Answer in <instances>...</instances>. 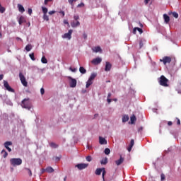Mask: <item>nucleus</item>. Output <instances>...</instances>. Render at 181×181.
Instances as JSON below:
<instances>
[{
	"mask_svg": "<svg viewBox=\"0 0 181 181\" xmlns=\"http://www.w3.org/2000/svg\"><path fill=\"white\" fill-rule=\"evenodd\" d=\"M168 81L169 80L163 75H162L158 80L160 86H163V87H169V84H168Z\"/></svg>",
	"mask_w": 181,
	"mask_h": 181,
	"instance_id": "nucleus-1",
	"label": "nucleus"
},
{
	"mask_svg": "<svg viewBox=\"0 0 181 181\" xmlns=\"http://www.w3.org/2000/svg\"><path fill=\"white\" fill-rule=\"evenodd\" d=\"M28 12L30 15H32V8H28Z\"/></svg>",
	"mask_w": 181,
	"mask_h": 181,
	"instance_id": "nucleus-56",
	"label": "nucleus"
},
{
	"mask_svg": "<svg viewBox=\"0 0 181 181\" xmlns=\"http://www.w3.org/2000/svg\"><path fill=\"white\" fill-rule=\"evenodd\" d=\"M83 38H84V39H87V34L83 33Z\"/></svg>",
	"mask_w": 181,
	"mask_h": 181,
	"instance_id": "nucleus-63",
	"label": "nucleus"
},
{
	"mask_svg": "<svg viewBox=\"0 0 181 181\" xmlns=\"http://www.w3.org/2000/svg\"><path fill=\"white\" fill-rule=\"evenodd\" d=\"M25 170H27L29 176H32V170L29 168H25Z\"/></svg>",
	"mask_w": 181,
	"mask_h": 181,
	"instance_id": "nucleus-41",
	"label": "nucleus"
},
{
	"mask_svg": "<svg viewBox=\"0 0 181 181\" xmlns=\"http://www.w3.org/2000/svg\"><path fill=\"white\" fill-rule=\"evenodd\" d=\"M134 144H135L134 140L132 139L130 141V144L129 145V147L127 148L128 152H131V151H132V148L134 147Z\"/></svg>",
	"mask_w": 181,
	"mask_h": 181,
	"instance_id": "nucleus-14",
	"label": "nucleus"
},
{
	"mask_svg": "<svg viewBox=\"0 0 181 181\" xmlns=\"http://www.w3.org/2000/svg\"><path fill=\"white\" fill-rule=\"evenodd\" d=\"M129 119V117H128V115H124L122 117V122H127Z\"/></svg>",
	"mask_w": 181,
	"mask_h": 181,
	"instance_id": "nucleus-26",
	"label": "nucleus"
},
{
	"mask_svg": "<svg viewBox=\"0 0 181 181\" xmlns=\"http://www.w3.org/2000/svg\"><path fill=\"white\" fill-rule=\"evenodd\" d=\"M92 50L93 52H95V53H98V52H102L101 47L100 46L93 47Z\"/></svg>",
	"mask_w": 181,
	"mask_h": 181,
	"instance_id": "nucleus-19",
	"label": "nucleus"
},
{
	"mask_svg": "<svg viewBox=\"0 0 181 181\" xmlns=\"http://www.w3.org/2000/svg\"><path fill=\"white\" fill-rule=\"evenodd\" d=\"M112 67V65L111 64V63L107 62L105 67V71H110Z\"/></svg>",
	"mask_w": 181,
	"mask_h": 181,
	"instance_id": "nucleus-13",
	"label": "nucleus"
},
{
	"mask_svg": "<svg viewBox=\"0 0 181 181\" xmlns=\"http://www.w3.org/2000/svg\"><path fill=\"white\" fill-rule=\"evenodd\" d=\"M53 0H45L44 4L45 5H47V4H49V2H52Z\"/></svg>",
	"mask_w": 181,
	"mask_h": 181,
	"instance_id": "nucleus-49",
	"label": "nucleus"
},
{
	"mask_svg": "<svg viewBox=\"0 0 181 181\" xmlns=\"http://www.w3.org/2000/svg\"><path fill=\"white\" fill-rule=\"evenodd\" d=\"M107 101L108 104H110L111 103L112 100L110 98H107Z\"/></svg>",
	"mask_w": 181,
	"mask_h": 181,
	"instance_id": "nucleus-59",
	"label": "nucleus"
},
{
	"mask_svg": "<svg viewBox=\"0 0 181 181\" xmlns=\"http://www.w3.org/2000/svg\"><path fill=\"white\" fill-rule=\"evenodd\" d=\"M76 168L79 170H83V169H86V168H88V163H79L76 165Z\"/></svg>",
	"mask_w": 181,
	"mask_h": 181,
	"instance_id": "nucleus-9",
	"label": "nucleus"
},
{
	"mask_svg": "<svg viewBox=\"0 0 181 181\" xmlns=\"http://www.w3.org/2000/svg\"><path fill=\"white\" fill-rule=\"evenodd\" d=\"M79 71L80 73H81L82 74H86V73H87V70H86V69L83 66H81L79 68Z\"/></svg>",
	"mask_w": 181,
	"mask_h": 181,
	"instance_id": "nucleus-23",
	"label": "nucleus"
},
{
	"mask_svg": "<svg viewBox=\"0 0 181 181\" xmlns=\"http://www.w3.org/2000/svg\"><path fill=\"white\" fill-rule=\"evenodd\" d=\"M83 6H84V3H81L77 6L78 8H82Z\"/></svg>",
	"mask_w": 181,
	"mask_h": 181,
	"instance_id": "nucleus-51",
	"label": "nucleus"
},
{
	"mask_svg": "<svg viewBox=\"0 0 181 181\" xmlns=\"http://www.w3.org/2000/svg\"><path fill=\"white\" fill-rule=\"evenodd\" d=\"M130 121L132 124H134V121H136V117H135V115H132L130 117Z\"/></svg>",
	"mask_w": 181,
	"mask_h": 181,
	"instance_id": "nucleus-29",
	"label": "nucleus"
},
{
	"mask_svg": "<svg viewBox=\"0 0 181 181\" xmlns=\"http://www.w3.org/2000/svg\"><path fill=\"white\" fill-rule=\"evenodd\" d=\"M149 1L151 0H144L145 5H148V4H149Z\"/></svg>",
	"mask_w": 181,
	"mask_h": 181,
	"instance_id": "nucleus-57",
	"label": "nucleus"
},
{
	"mask_svg": "<svg viewBox=\"0 0 181 181\" xmlns=\"http://www.w3.org/2000/svg\"><path fill=\"white\" fill-rule=\"evenodd\" d=\"M4 80V75L3 74H1L0 75V81Z\"/></svg>",
	"mask_w": 181,
	"mask_h": 181,
	"instance_id": "nucleus-60",
	"label": "nucleus"
},
{
	"mask_svg": "<svg viewBox=\"0 0 181 181\" xmlns=\"http://www.w3.org/2000/svg\"><path fill=\"white\" fill-rule=\"evenodd\" d=\"M54 160H56L57 162H59V160H60V159H62V156H56V157H53L52 158Z\"/></svg>",
	"mask_w": 181,
	"mask_h": 181,
	"instance_id": "nucleus-38",
	"label": "nucleus"
},
{
	"mask_svg": "<svg viewBox=\"0 0 181 181\" xmlns=\"http://www.w3.org/2000/svg\"><path fill=\"white\" fill-rule=\"evenodd\" d=\"M99 143L100 145H107V142L104 137H99Z\"/></svg>",
	"mask_w": 181,
	"mask_h": 181,
	"instance_id": "nucleus-16",
	"label": "nucleus"
},
{
	"mask_svg": "<svg viewBox=\"0 0 181 181\" xmlns=\"http://www.w3.org/2000/svg\"><path fill=\"white\" fill-rule=\"evenodd\" d=\"M21 107L25 108L26 110H30L32 108V103L29 101V99H24L22 101Z\"/></svg>",
	"mask_w": 181,
	"mask_h": 181,
	"instance_id": "nucleus-2",
	"label": "nucleus"
},
{
	"mask_svg": "<svg viewBox=\"0 0 181 181\" xmlns=\"http://www.w3.org/2000/svg\"><path fill=\"white\" fill-rule=\"evenodd\" d=\"M29 57H30L31 60H33V62H35V60H36V59L35 58V54L34 53L30 54Z\"/></svg>",
	"mask_w": 181,
	"mask_h": 181,
	"instance_id": "nucleus-35",
	"label": "nucleus"
},
{
	"mask_svg": "<svg viewBox=\"0 0 181 181\" xmlns=\"http://www.w3.org/2000/svg\"><path fill=\"white\" fill-rule=\"evenodd\" d=\"M4 145L7 151H8L9 152H12V149L9 147L11 146L12 141H6Z\"/></svg>",
	"mask_w": 181,
	"mask_h": 181,
	"instance_id": "nucleus-12",
	"label": "nucleus"
},
{
	"mask_svg": "<svg viewBox=\"0 0 181 181\" xmlns=\"http://www.w3.org/2000/svg\"><path fill=\"white\" fill-rule=\"evenodd\" d=\"M87 162H91V160H93V157H91V156H88L86 158Z\"/></svg>",
	"mask_w": 181,
	"mask_h": 181,
	"instance_id": "nucleus-39",
	"label": "nucleus"
},
{
	"mask_svg": "<svg viewBox=\"0 0 181 181\" xmlns=\"http://www.w3.org/2000/svg\"><path fill=\"white\" fill-rule=\"evenodd\" d=\"M18 8L19 12H21V13H23V12H25V8L23 7V6H22V4H18Z\"/></svg>",
	"mask_w": 181,
	"mask_h": 181,
	"instance_id": "nucleus-20",
	"label": "nucleus"
},
{
	"mask_svg": "<svg viewBox=\"0 0 181 181\" xmlns=\"http://www.w3.org/2000/svg\"><path fill=\"white\" fill-rule=\"evenodd\" d=\"M137 30H138V32H139L140 35H141V33H144V30H142L141 28H139L137 27Z\"/></svg>",
	"mask_w": 181,
	"mask_h": 181,
	"instance_id": "nucleus-48",
	"label": "nucleus"
},
{
	"mask_svg": "<svg viewBox=\"0 0 181 181\" xmlns=\"http://www.w3.org/2000/svg\"><path fill=\"white\" fill-rule=\"evenodd\" d=\"M10 163L12 166H19L22 165V159L21 158H11L10 159Z\"/></svg>",
	"mask_w": 181,
	"mask_h": 181,
	"instance_id": "nucleus-4",
	"label": "nucleus"
},
{
	"mask_svg": "<svg viewBox=\"0 0 181 181\" xmlns=\"http://www.w3.org/2000/svg\"><path fill=\"white\" fill-rule=\"evenodd\" d=\"M46 172H47V173H53V172H54V169L52 167H47L46 168Z\"/></svg>",
	"mask_w": 181,
	"mask_h": 181,
	"instance_id": "nucleus-22",
	"label": "nucleus"
},
{
	"mask_svg": "<svg viewBox=\"0 0 181 181\" xmlns=\"http://www.w3.org/2000/svg\"><path fill=\"white\" fill-rule=\"evenodd\" d=\"M42 13H43V15L47 14V8H46V7H42Z\"/></svg>",
	"mask_w": 181,
	"mask_h": 181,
	"instance_id": "nucleus-34",
	"label": "nucleus"
},
{
	"mask_svg": "<svg viewBox=\"0 0 181 181\" xmlns=\"http://www.w3.org/2000/svg\"><path fill=\"white\" fill-rule=\"evenodd\" d=\"M115 163L117 166H119V165H122V163H124V158H122V156H120V158L116 160Z\"/></svg>",
	"mask_w": 181,
	"mask_h": 181,
	"instance_id": "nucleus-18",
	"label": "nucleus"
},
{
	"mask_svg": "<svg viewBox=\"0 0 181 181\" xmlns=\"http://www.w3.org/2000/svg\"><path fill=\"white\" fill-rule=\"evenodd\" d=\"M97 77V74H91L90 76L89 77V80H94Z\"/></svg>",
	"mask_w": 181,
	"mask_h": 181,
	"instance_id": "nucleus-30",
	"label": "nucleus"
},
{
	"mask_svg": "<svg viewBox=\"0 0 181 181\" xmlns=\"http://www.w3.org/2000/svg\"><path fill=\"white\" fill-rule=\"evenodd\" d=\"M43 19L44 21H46L47 22H49V16H47V14H43Z\"/></svg>",
	"mask_w": 181,
	"mask_h": 181,
	"instance_id": "nucleus-37",
	"label": "nucleus"
},
{
	"mask_svg": "<svg viewBox=\"0 0 181 181\" xmlns=\"http://www.w3.org/2000/svg\"><path fill=\"white\" fill-rule=\"evenodd\" d=\"M74 19L76 21H78V19H80V16H78V15H74Z\"/></svg>",
	"mask_w": 181,
	"mask_h": 181,
	"instance_id": "nucleus-42",
	"label": "nucleus"
},
{
	"mask_svg": "<svg viewBox=\"0 0 181 181\" xmlns=\"http://www.w3.org/2000/svg\"><path fill=\"white\" fill-rule=\"evenodd\" d=\"M64 23L65 25H68L69 28H70V24L69 23V21H67V20H64Z\"/></svg>",
	"mask_w": 181,
	"mask_h": 181,
	"instance_id": "nucleus-50",
	"label": "nucleus"
},
{
	"mask_svg": "<svg viewBox=\"0 0 181 181\" xmlns=\"http://www.w3.org/2000/svg\"><path fill=\"white\" fill-rule=\"evenodd\" d=\"M176 119H177V124L180 125V119L176 117Z\"/></svg>",
	"mask_w": 181,
	"mask_h": 181,
	"instance_id": "nucleus-54",
	"label": "nucleus"
},
{
	"mask_svg": "<svg viewBox=\"0 0 181 181\" xmlns=\"http://www.w3.org/2000/svg\"><path fill=\"white\" fill-rule=\"evenodd\" d=\"M144 127H141L140 128H139V132H141V131H143Z\"/></svg>",
	"mask_w": 181,
	"mask_h": 181,
	"instance_id": "nucleus-62",
	"label": "nucleus"
},
{
	"mask_svg": "<svg viewBox=\"0 0 181 181\" xmlns=\"http://www.w3.org/2000/svg\"><path fill=\"white\" fill-rule=\"evenodd\" d=\"M105 155H110V153H111V150H110V148H106L104 151Z\"/></svg>",
	"mask_w": 181,
	"mask_h": 181,
	"instance_id": "nucleus-33",
	"label": "nucleus"
},
{
	"mask_svg": "<svg viewBox=\"0 0 181 181\" xmlns=\"http://www.w3.org/2000/svg\"><path fill=\"white\" fill-rule=\"evenodd\" d=\"M71 28H77V26H80V21H71Z\"/></svg>",
	"mask_w": 181,
	"mask_h": 181,
	"instance_id": "nucleus-15",
	"label": "nucleus"
},
{
	"mask_svg": "<svg viewBox=\"0 0 181 181\" xmlns=\"http://www.w3.org/2000/svg\"><path fill=\"white\" fill-rule=\"evenodd\" d=\"M138 30V27H136L133 29V33L134 35H136V31Z\"/></svg>",
	"mask_w": 181,
	"mask_h": 181,
	"instance_id": "nucleus-46",
	"label": "nucleus"
},
{
	"mask_svg": "<svg viewBox=\"0 0 181 181\" xmlns=\"http://www.w3.org/2000/svg\"><path fill=\"white\" fill-rule=\"evenodd\" d=\"M6 9H5V7L1 6H0V12L1 13H4L5 12Z\"/></svg>",
	"mask_w": 181,
	"mask_h": 181,
	"instance_id": "nucleus-40",
	"label": "nucleus"
},
{
	"mask_svg": "<svg viewBox=\"0 0 181 181\" xmlns=\"http://www.w3.org/2000/svg\"><path fill=\"white\" fill-rule=\"evenodd\" d=\"M1 153L3 155L4 158H6L8 156V152L5 150H2Z\"/></svg>",
	"mask_w": 181,
	"mask_h": 181,
	"instance_id": "nucleus-28",
	"label": "nucleus"
},
{
	"mask_svg": "<svg viewBox=\"0 0 181 181\" xmlns=\"http://www.w3.org/2000/svg\"><path fill=\"white\" fill-rule=\"evenodd\" d=\"M45 172H46V169L42 168V170H41V173L43 174Z\"/></svg>",
	"mask_w": 181,
	"mask_h": 181,
	"instance_id": "nucleus-61",
	"label": "nucleus"
},
{
	"mask_svg": "<svg viewBox=\"0 0 181 181\" xmlns=\"http://www.w3.org/2000/svg\"><path fill=\"white\" fill-rule=\"evenodd\" d=\"M26 22V20L25 19V17L21 16L18 21L19 25H22V23H25Z\"/></svg>",
	"mask_w": 181,
	"mask_h": 181,
	"instance_id": "nucleus-21",
	"label": "nucleus"
},
{
	"mask_svg": "<svg viewBox=\"0 0 181 181\" xmlns=\"http://www.w3.org/2000/svg\"><path fill=\"white\" fill-rule=\"evenodd\" d=\"M4 86L5 87V88L9 91L10 93H15V90L13 88H12L10 86L9 83H8V81H4Z\"/></svg>",
	"mask_w": 181,
	"mask_h": 181,
	"instance_id": "nucleus-7",
	"label": "nucleus"
},
{
	"mask_svg": "<svg viewBox=\"0 0 181 181\" xmlns=\"http://www.w3.org/2000/svg\"><path fill=\"white\" fill-rule=\"evenodd\" d=\"M163 19L165 23H169V22H170V17H169L168 14H163Z\"/></svg>",
	"mask_w": 181,
	"mask_h": 181,
	"instance_id": "nucleus-17",
	"label": "nucleus"
},
{
	"mask_svg": "<svg viewBox=\"0 0 181 181\" xmlns=\"http://www.w3.org/2000/svg\"><path fill=\"white\" fill-rule=\"evenodd\" d=\"M68 79L70 80V82H69L70 87H71L72 88H74V87L77 86V80H76L75 78H73L71 76H68Z\"/></svg>",
	"mask_w": 181,
	"mask_h": 181,
	"instance_id": "nucleus-6",
	"label": "nucleus"
},
{
	"mask_svg": "<svg viewBox=\"0 0 181 181\" xmlns=\"http://www.w3.org/2000/svg\"><path fill=\"white\" fill-rule=\"evenodd\" d=\"M69 70L71 71H73V73H76V71H77V69H76V68L73 69L71 67H69Z\"/></svg>",
	"mask_w": 181,
	"mask_h": 181,
	"instance_id": "nucleus-43",
	"label": "nucleus"
},
{
	"mask_svg": "<svg viewBox=\"0 0 181 181\" xmlns=\"http://www.w3.org/2000/svg\"><path fill=\"white\" fill-rule=\"evenodd\" d=\"M172 125H173V123L171 121H169V122H168V127H172Z\"/></svg>",
	"mask_w": 181,
	"mask_h": 181,
	"instance_id": "nucleus-55",
	"label": "nucleus"
},
{
	"mask_svg": "<svg viewBox=\"0 0 181 181\" xmlns=\"http://www.w3.org/2000/svg\"><path fill=\"white\" fill-rule=\"evenodd\" d=\"M107 98H111V93H109L107 95Z\"/></svg>",
	"mask_w": 181,
	"mask_h": 181,
	"instance_id": "nucleus-64",
	"label": "nucleus"
},
{
	"mask_svg": "<svg viewBox=\"0 0 181 181\" xmlns=\"http://www.w3.org/2000/svg\"><path fill=\"white\" fill-rule=\"evenodd\" d=\"M72 33H73V30H69L67 33H65L62 35L63 39H68V40H70V39H71Z\"/></svg>",
	"mask_w": 181,
	"mask_h": 181,
	"instance_id": "nucleus-8",
	"label": "nucleus"
},
{
	"mask_svg": "<svg viewBox=\"0 0 181 181\" xmlns=\"http://www.w3.org/2000/svg\"><path fill=\"white\" fill-rule=\"evenodd\" d=\"M40 93H41V95H43V94H45V88H41Z\"/></svg>",
	"mask_w": 181,
	"mask_h": 181,
	"instance_id": "nucleus-52",
	"label": "nucleus"
},
{
	"mask_svg": "<svg viewBox=\"0 0 181 181\" xmlns=\"http://www.w3.org/2000/svg\"><path fill=\"white\" fill-rule=\"evenodd\" d=\"M101 165H107L108 163V158H105L100 161Z\"/></svg>",
	"mask_w": 181,
	"mask_h": 181,
	"instance_id": "nucleus-25",
	"label": "nucleus"
},
{
	"mask_svg": "<svg viewBox=\"0 0 181 181\" xmlns=\"http://www.w3.org/2000/svg\"><path fill=\"white\" fill-rule=\"evenodd\" d=\"M25 50L27 52H30V50H32V45H28L25 47Z\"/></svg>",
	"mask_w": 181,
	"mask_h": 181,
	"instance_id": "nucleus-31",
	"label": "nucleus"
},
{
	"mask_svg": "<svg viewBox=\"0 0 181 181\" xmlns=\"http://www.w3.org/2000/svg\"><path fill=\"white\" fill-rule=\"evenodd\" d=\"M19 78L23 86H24V87H28V81H26V78L25 77V75H23L22 72L19 73Z\"/></svg>",
	"mask_w": 181,
	"mask_h": 181,
	"instance_id": "nucleus-5",
	"label": "nucleus"
},
{
	"mask_svg": "<svg viewBox=\"0 0 181 181\" xmlns=\"http://www.w3.org/2000/svg\"><path fill=\"white\" fill-rule=\"evenodd\" d=\"M49 15H53V14H54V13H56V11H49Z\"/></svg>",
	"mask_w": 181,
	"mask_h": 181,
	"instance_id": "nucleus-53",
	"label": "nucleus"
},
{
	"mask_svg": "<svg viewBox=\"0 0 181 181\" xmlns=\"http://www.w3.org/2000/svg\"><path fill=\"white\" fill-rule=\"evenodd\" d=\"M171 13H172L173 16L174 18H175V19H177V18H179V14H178L177 13H176V12H172Z\"/></svg>",
	"mask_w": 181,
	"mask_h": 181,
	"instance_id": "nucleus-36",
	"label": "nucleus"
},
{
	"mask_svg": "<svg viewBox=\"0 0 181 181\" xmlns=\"http://www.w3.org/2000/svg\"><path fill=\"white\" fill-rule=\"evenodd\" d=\"M41 62L43 63V64H47V59H46V57L43 56L41 58Z\"/></svg>",
	"mask_w": 181,
	"mask_h": 181,
	"instance_id": "nucleus-27",
	"label": "nucleus"
},
{
	"mask_svg": "<svg viewBox=\"0 0 181 181\" xmlns=\"http://www.w3.org/2000/svg\"><path fill=\"white\" fill-rule=\"evenodd\" d=\"M160 62H163V64H168L172 62V58L170 57H164L163 59H160Z\"/></svg>",
	"mask_w": 181,
	"mask_h": 181,
	"instance_id": "nucleus-10",
	"label": "nucleus"
},
{
	"mask_svg": "<svg viewBox=\"0 0 181 181\" xmlns=\"http://www.w3.org/2000/svg\"><path fill=\"white\" fill-rule=\"evenodd\" d=\"M160 177H161V181L165 180V174L162 173V174L160 175Z\"/></svg>",
	"mask_w": 181,
	"mask_h": 181,
	"instance_id": "nucleus-47",
	"label": "nucleus"
},
{
	"mask_svg": "<svg viewBox=\"0 0 181 181\" xmlns=\"http://www.w3.org/2000/svg\"><path fill=\"white\" fill-rule=\"evenodd\" d=\"M59 13H61V15H62V18H64L65 13H64V11H62L59 12Z\"/></svg>",
	"mask_w": 181,
	"mask_h": 181,
	"instance_id": "nucleus-58",
	"label": "nucleus"
},
{
	"mask_svg": "<svg viewBox=\"0 0 181 181\" xmlns=\"http://www.w3.org/2000/svg\"><path fill=\"white\" fill-rule=\"evenodd\" d=\"M101 62H103V59L100 57H97V58L93 59L91 61V63L93 64H95V66H97V64H100V63H101Z\"/></svg>",
	"mask_w": 181,
	"mask_h": 181,
	"instance_id": "nucleus-11",
	"label": "nucleus"
},
{
	"mask_svg": "<svg viewBox=\"0 0 181 181\" xmlns=\"http://www.w3.org/2000/svg\"><path fill=\"white\" fill-rule=\"evenodd\" d=\"M49 146H51V148H57V146H59L57 144H56V143H54V142L50 143Z\"/></svg>",
	"mask_w": 181,
	"mask_h": 181,
	"instance_id": "nucleus-32",
	"label": "nucleus"
},
{
	"mask_svg": "<svg viewBox=\"0 0 181 181\" xmlns=\"http://www.w3.org/2000/svg\"><path fill=\"white\" fill-rule=\"evenodd\" d=\"M91 84H93V80L88 78V81L86 82V88H88V87H90V86H91Z\"/></svg>",
	"mask_w": 181,
	"mask_h": 181,
	"instance_id": "nucleus-24",
	"label": "nucleus"
},
{
	"mask_svg": "<svg viewBox=\"0 0 181 181\" xmlns=\"http://www.w3.org/2000/svg\"><path fill=\"white\" fill-rule=\"evenodd\" d=\"M139 47L140 49H142V47H144V42H142V40L139 42Z\"/></svg>",
	"mask_w": 181,
	"mask_h": 181,
	"instance_id": "nucleus-44",
	"label": "nucleus"
},
{
	"mask_svg": "<svg viewBox=\"0 0 181 181\" xmlns=\"http://www.w3.org/2000/svg\"><path fill=\"white\" fill-rule=\"evenodd\" d=\"M95 175H97L98 176H100V175H101L102 173V177H103V180L105 181V174L107 173V171H105V168H97L95 170Z\"/></svg>",
	"mask_w": 181,
	"mask_h": 181,
	"instance_id": "nucleus-3",
	"label": "nucleus"
},
{
	"mask_svg": "<svg viewBox=\"0 0 181 181\" xmlns=\"http://www.w3.org/2000/svg\"><path fill=\"white\" fill-rule=\"evenodd\" d=\"M70 5L73 6V2H77V0H68Z\"/></svg>",
	"mask_w": 181,
	"mask_h": 181,
	"instance_id": "nucleus-45",
	"label": "nucleus"
}]
</instances>
